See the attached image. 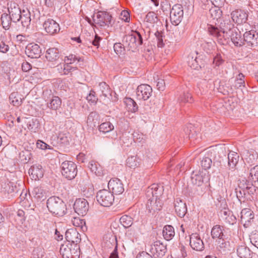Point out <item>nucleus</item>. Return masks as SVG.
<instances>
[{"label": "nucleus", "mask_w": 258, "mask_h": 258, "mask_svg": "<svg viewBox=\"0 0 258 258\" xmlns=\"http://www.w3.org/2000/svg\"><path fill=\"white\" fill-rule=\"evenodd\" d=\"M243 40L248 46L254 47L258 45V32L254 30L245 32Z\"/></svg>", "instance_id": "obj_14"}, {"label": "nucleus", "mask_w": 258, "mask_h": 258, "mask_svg": "<svg viewBox=\"0 0 258 258\" xmlns=\"http://www.w3.org/2000/svg\"><path fill=\"white\" fill-rule=\"evenodd\" d=\"M69 134L66 132H60L57 136V142L60 145H66L69 143Z\"/></svg>", "instance_id": "obj_41"}, {"label": "nucleus", "mask_w": 258, "mask_h": 258, "mask_svg": "<svg viewBox=\"0 0 258 258\" xmlns=\"http://www.w3.org/2000/svg\"><path fill=\"white\" fill-rule=\"evenodd\" d=\"M133 35L136 37V44L137 46H140L143 43V38L140 32L135 31L133 33Z\"/></svg>", "instance_id": "obj_60"}, {"label": "nucleus", "mask_w": 258, "mask_h": 258, "mask_svg": "<svg viewBox=\"0 0 258 258\" xmlns=\"http://www.w3.org/2000/svg\"><path fill=\"white\" fill-rule=\"evenodd\" d=\"M89 203L83 198L77 199L74 204V209L78 215L84 216L89 210Z\"/></svg>", "instance_id": "obj_11"}, {"label": "nucleus", "mask_w": 258, "mask_h": 258, "mask_svg": "<svg viewBox=\"0 0 258 258\" xmlns=\"http://www.w3.org/2000/svg\"><path fill=\"white\" fill-rule=\"evenodd\" d=\"M163 236L167 241L173 238L175 235L174 229L171 225H165L163 229Z\"/></svg>", "instance_id": "obj_33"}, {"label": "nucleus", "mask_w": 258, "mask_h": 258, "mask_svg": "<svg viewBox=\"0 0 258 258\" xmlns=\"http://www.w3.org/2000/svg\"><path fill=\"white\" fill-rule=\"evenodd\" d=\"M109 189L112 190V193L116 195H120L124 191V187L121 180L117 178L111 179L108 183Z\"/></svg>", "instance_id": "obj_15"}, {"label": "nucleus", "mask_w": 258, "mask_h": 258, "mask_svg": "<svg viewBox=\"0 0 258 258\" xmlns=\"http://www.w3.org/2000/svg\"><path fill=\"white\" fill-rule=\"evenodd\" d=\"M126 165L130 168L135 169L140 166L141 160L136 156L129 157L126 159Z\"/></svg>", "instance_id": "obj_34"}, {"label": "nucleus", "mask_w": 258, "mask_h": 258, "mask_svg": "<svg viewBox=\"0 0 258 258\" xmlns=\"http://www.w3.org/2000/svg\"><path fill=\"white\" fill-rule=\"evenodd\" d=\"M136 39L133 34L127 35L124 36L123 43L126 47L130 48H134L137 47L136 44Z\"/></svg>", "instance_id": "obj_37"}, {"label": "nucleus", "mask_w": 258, "mask_h": 258, "mask_svg": "<svg viewBox=\"0 0 258 258\" xmlns=\"http://www.w3.org/2000/svg\"><path fill=\"white\" fill-rule=\"evenodd\" d=\"M1 22L3 27L5 30H8L10 28L12 22H13L11 17L7 13H4L1 17Z\"/></svg>", "instance_id": "obj_39"}, {"label": "nucleus", "mask_w": 258, "mask_h": 258, "mask_svg": "<svg viewBox=\"0 0 258 258\" xmlns=\"http://www.w3.org/2000/svg\"><path fill=\"white\" fill-rule=\"evenodd\" d=\"M152 87L147 84H141L136 89L137 99L140 100H147L152 94Z\"/></svg>", "instance_id": "obj_9"}, {"label": "nucleus", "mask_w": 258, "mask_h": 258, "mask_svg": "<svg viewBox=\"0 0 258 258\" xmlns=\"http://www.w3.org/2000/svg\"><path fill=\"white\" fill-rule=\"evenodd\" d=\"M223 27L220 29L213 26H210L208 32L217 42L222 45L227 44L230 40L236 46H241L243 44L240 32L235 27L229 20L224 21Z\"/></svg>", "instance_id": "obj_1"}, {"label": "nucleus", "mask_w": 258, "mask_h": 258, "mask_svg": "<svg viewBox=\"0 0 258 258\" xmlns=\"http://www.w3.org/2000/svg\"><path fill=\"white\" fill-rule=\"evenodd\" d=\"M183 16V10L182 6L179 4L174 5L170 13L171 23L175 26L178 25L181 22Z\"/></svg>", "instance_id": "obj_8"}, {"label": "nucleus", "mask_w": 258, "mask_h": 258, "mask_svg": "<svg viewBox=\"0 0 258 258\" xmlns=\"http://www.w3.org/2000/svg\"><path fill=\"white\" fill-rule=\"evenodd\" d=\"M163 192V186L156 184H153L147 189L146 196L149 198H160L162 196Z\"/></svg>", "instance_id": "obj_20"}, {"label": "nucleus", "mask_w": 258, "mask_h": 258, "mask_svg": "<svg viewBox=\"0 0 258 258\" xmlns=\"http://www.w3.org/2000/svg\"><path fill=\"white\" fill-rule=\"evenodd\" d=\"M147 207L150 212L152 211H156L161 209L163 203L160 198H150L148 200Z\"/></svg>", "instance_id": "obj_24"}, {"label": "nucleus", "mask_w": 258, "mask_h": 258, "mask_svg": "<svg viewBox=\"0 0 258 258\" xmlns=\"http://www.w3.org/2000/svg\"><path fill=\"white\" fill-rule=\"evenodd\" d=\"M224 60L223 59L221 55L217 53L213 58V64L216 67H219L223 63Z\"/></svg>", "instance_id": "obj_57"}, {"label": "nucleus", "mask_w": 258, "mask_h": 258, "mask_svg": "<svg viewBox=\"0 0 258 258\" xmlns=\"http://www.w3.org/2000/svg\"><path fill=\"white\" fill-rule=\"evenodd\" d=\"M43 26L46 32L50 35L56 34L60 30L59 24L51 19H48L45 21Z\"/></svg>", "instance_id": "obj_18"}, {"label": "nucleus", "mask_w": 258, "mask_h": 258, "mask_svg": "<svg viewBox=\"0 0 258 258\" xmlns=\"http://www.w3.org/2000/svg\"><path fill=\"white\" fill-rule=\"evenodd\" d=\"M211 17L213 19L218 20L222 16V11L219 7H215L211 9L209 11Z\"/></svg>", "instance_id": "obj_50"}, {"label": "nucleus", "mask_w": 258, "mask_h": 258, "mask_svg": "<svg viewBox=\"0 0 258 258\" xmlns=\"http://www.w3.org/2000/svg\"><path fill=\"white\" fill-rule=\"evenodd\" d=\"M36 146L38 148L42 150H45L47 149H51V148L49 145L41 140H38L37 141Z\"/></svg>", "instance_id": "obj_61"}, {"label": "nucleus", "mask_w": 258, "mask_h": 258, "mask_svg": "<svg viewBox=\"0 0 258 258\" xmlns=\"http://www.w3.org/2000/svg\"><path fill=\"white\" fill-rule=\"evenodd\" d=\"M174 209L176 213L180 217H183L187 212L185 203L180 198H176L174 201Z\"/></svg>", "instance_id": "obj_21"}, {"label": "nucleus", "mask_w": 258, "mask_h": 258, "mask_svg": "<svg viewBox=\"0 0 258 258\" xmlns=\"http://www.w3.org/2000/svg\"><path fill=\"white\" fill-rule=\"evenodd\" d=\"M22 26L24 28H27L31 22L30 12L27 9L23 10L20 19Z\"/></svg>", "instance_id": "obj_30"}, {"label": "nucleus", "mask_w": 258, "mask_h": 258, "mask_svg": "<svg viewBox=\"0 0 258 258\" xmlns=\"http://www.w3.org/2000/svg\"><path fill=\"white\" fill-rule=\"evenodd\" d=\"M240 218L241 223H243L244 225H245L249 223L251 220L253 218V215L249 209H244L241 212Z\"/></svg>", "instance_id": "obj_26"}, {"label": "nucleus", "mask_w": 258, "mask_h": 258, "mask_svg": "<svg viewBox=\"0 0 258 258\" xmlns=\"http://www.w3.org/2000/svg\"><path fill=\"white\" fill-rule=\"evenodd\" d=\"M244 159L248 163H252L258 158L257 153L253 150L246 151L243 154Z\"/></svg>", "instance_id": "obj_35"}, {"label": "nucleus", "mask_w": 258, "mask_h": 258, "mask_svg": "<svg viewBox=\"0 0 258 258\" xmlns=\"http://www.w3.org/2000/svg\"><path fill=\"white\" fill-rule=\"evenodd\" d=\"M175 258H185L187 256L185 247L181 244L178 248V249L173 251L171 254Z\"/></svg>", "instance_id": "obj_40"}, {"label": "nucleus", "mask_w": 258, "mask_h": 258, "mask_svg": "<svg viewBox=\"0 0 258 258\" xmlns=\"http://www.w3.org/2000/svg\"><path fill=\"white\" fill-rule=\"evenodd\" d=\"M77 60L80 61V58H78L75 55L70 54L65 57L64 61L65 63L70 65V64L74 63Z\"/></svg>", "instance_id": "obj_56"}, {"label": "nucleus", "mask_w": 258, "mask_h": 258, "mask_svg": "<svg viewBox=\"0 0 258 258\" xmlns=\"http://www.w3.org/2000/svg\"><path fill=\"white\" fill-rule=\"evenodd\" d=\"M188 66L193 69H197L199 67V64L197 60V57H194L192 55H189L188 57Z\"/></svg>", "instance_id": "obj_52"}, {"label": "nucleus", "mask_w": 258, "mask_h": 258, "mask_svg": "<svg viewBox=\"0 0 258 258\" xmlns=\"http://www.w3.org/2000/svg\"><path fill=\"white\" fill-rule=\"evenodd\" d=\"M212 161L211 158L206 156L203 157L201 161V165L202 167L205 170L210 168L212 165Z\"/></svg>", "instance_id": "obj_48"}, {"label": "nucleus", "mask_w": 258, "mask_h": 258, "mask_svg": "<svg viewBox=\"0 0 258 258\" xmlns=\"http://www.w3.org/2000/svg\"><path fill=\"white\" fill-rule=\"evenodd\" d=\"M45 57L49 61H55L59 58V52L56 48H50L46 52Z\"/></svg>", "instance_id": "obj_27"}, {"label": "nucleus", "mask_w": 258, "mask_h": 258, "mask_svg": "<svg viewBox=\"0 0 258 258\" xmlns=\"http://www.w3.org/2000/svg\"><path fill=\"white\" fill-rule=\"evenodd\" d=\"M250 178L254 182L258 181V165H256L250 170Z\"/></svg>", "instance_id": "obj_53"}, {"label": "nucleus", "mask_w": 258, "mask_h": 258, "mask_svg": "<svg viewBox=\"0 0 258 258\" xmlns=\"http://www.w3.org/2000/svg\"><path fill=\"white\" fill-rule=\"evenodd\" d=\"M62 175L66 178L71 180L77 175V166L73 162L65 161L61 165Z\"/></svg>", "instance_id": "obj_6"}, {"label": "nucleus", "mask_w": 258, "mask_h": 258, "mask_svg": "<svg viewBox=\"0 0 258 258\" xmlns=\"http://www.w3.org/2000/svg\"><path fill=\"white\" fill-rule=\"evenodd\" d=\"M132 143V139L126 134H123L120 138V144L125 147L130 146Z\"/></svg>", "instance_id": "obj_49"}, {"label": "nucleus", "mask_w": 258, "mask_h": 258, "mask_svg": "<svg viewBox=\"0 0 258 258\" xmlns=\"http://www.w3.org/2000/svg\"><path fill=\"white\" fill-rule=\"evenodd\" d=\"M79 245H74L70 243H66L61 244L59 252L63 258H79Z\"/></svg>", "instance_id": "obj_4"}, {"label": "nucleus", "mask_w": 258, "mask_h": 258, "mask_svg": "<svg viewBox=\"0 0 258 258\" xmlns=\"http://www.w3.org/2000/svg\"><path fill=\"white\" fill-rule=\"evenodd\" d=\"M47 207L52 214L62 216L66 212V205L63 201L57 197H51L47 201Z\"/></svg>", "instance_id": "obj_2"}, {"label": "nucleus", "mask_w": 258, "mask_h": 258, "mask_svg": "<svg viewBox=\"0 0 258 258\" xmlns=\"http://www.w3.org/2000/svg\"><path fill=\"white\" fill-rule=\"evenodd\" d=\"M120 222L125 228H128L133 223V218L127 215H123L120 218Z\"/></svg>", "instance_id": "obj_44"}, {"label": "nucleus", "mask_w": 258, "mask_h": 258, "mask_svg": "<svg viewBox=\"0 0 258 258\" xmlns=\"http://www.w3.org/2000/svg\"><path fill=\"white\" fill-rule=\"evenodd\" d=\"M96 198L100 205L106 207L111 206L114 201L113 194L107 189L99 190L97 194Z\"/></svg>", "instance_id": "obj_5"}, {"label": "nucleus", "mask_w": 258, "mask_h": 258, "mask_svg": "<svg viewBox=\"0 0 258 258\" xmlns=\"http://www.w3.org/2000/svg\"><path fill=\"white\" fill-rule=\"evenodd\" d=\"M25 53L29 57L38 58L40 56L41 49L37 44L30 43L26 46Z\"/></svg>", "instance_id": "obj_19"}, {"label": "nucleus", "mask_w": 258, "mask_h": 258, "mask_svg": "<svg viewBox=\"0 0 258 258\" xmlns=\"http://www.w3.org/2000/svg\"><path fill=\"white\" fill-rule=\"evenodd\" d=\"M191 180L194 184L200 186L203 182L202 176L201 175L195 174L191 177Z\"/></svg>", "instance_id": "obj_59"}, {"label": "nucleus", "mask_w": 258, "mask_h": 258, "mask_svg": "<svg viewBox=\"0 0 258 258\" xmlns=\"http://www.w3.org/2000/svg\"><path fill=\"white\" fill-rule=\"evenodd\" d=\"M149 251L155 258H161L166 252V247L160 241H157L152 245H149Z\"/></svg>", "instance_id": "obj_10"}, {"label": "nucleus", "mask_w": 258, "mask_h": 258, "mask_svg": "<svg viewBox=\"0 0 258 258\" xmlns=\"http://www.w3.org/2000/svg\"><path fill=\"white\" fill-rule=\"evenodd\" d=\"M220 214L221 218L225 223L233 225L236 222V218L232 212L228 209H224L220 211Z\"/></svg>", "instance_id": "obj_22"}, {"label": "nucleus", "mask_w": 258, "mask_h": 258, "mask_svg": "<svg viewBox=\"0 0 258 258\" xmlns=\"http://www.w3.org/2000/svg\"><path fill=\"white\" fill-rule=\"evenodd\" d=\"M157 19V17L156 16L154 12H151L148 13L145 18V21L147 22H150L151 23H153L155 22L156 20Z\"/></svg>", "instance_id": "obj_58"}, {"label": "nucleus", "mask_w": 258, "mask_h": 258, "mask_svg": "<svg viewBox=\"0 0 258 258\" xmlns=\"http://www.w3.org/2000/svg\"><path fill=\"white\" fill-rule=\"evenodd\" d=\"M133 136L134 142L137 143H144L147 139L146 135L139 132H135Z\"/></svg>", "instance_id": "obj_47"}, {"label": "nucleus", "mask_w": 258, "mask_h": 258, "mask_svg": "<svg viewBox=\"0 0 258 258\" xmlns=\"http://www.w3.org/2000/svg\"><path fill=\"white\" fill-rule=\"evenodd\" d=\"M63 66L62 69L63 72L62 73V75H67L69 74L71 75L72 72L77 70L76 67H73L65 62L63 63Z\"/></svg>", "instance_id": "obj_55"}, {"label": "nucleus", "mask_w": 258, "mask_h": 258, "mask_svg": "<svg viewBox=\"0 0 258 258\" xmlns=\"http://www.w3.org/2000/svg\"><path fill=\"white\" fill-rule=\"evenodd\" d=\"M50 95H52L49 102L47 103V106L50 109L56 110L60 108L61 105V100L58 96H53L50 93Z\"/></svg>", "instance_id": "obj_25"}, {"label": "nucleus", "mask_w": 258, "mask_h": 258, "mask_svg": "<svg viewBox=\"0 0 258 258\" xmlns=\"http://www.w3.org/2000/svg\"><path fill=\"white\" fill-rule=\"evenodd\" d=\"M3 188L5 191L8 194L17 192L18 190L16 184L14 182L11 181H8L7 183H5L3 185Z\"/></svg>", "instance_id": "obj_45"}, {"label": "nucleus", "mask_w": 258, "mask_h": 258, "mask_svg": "<svg viewBox=\"0 0 258 258\" xmlns=\"http://www.w3.org/2000/svg\"><path fill=\"white\" fill-rule=\"evenodd\" d=\"M189 244L192 249L201 251L204 249V244L200 235L197 233H193L190 236Z\"/></svg>", "instance_id": "obj_16"}, {"label": "nucleus", "mask_w": 258, "mask_h": 258, "mask_svg": "<svg viewBox=\"0 0 258 258\" xmlns=\"http://www.w3.org/2000/svg\"><path fill=\"white\" fill-rule=\"evenodd\" d=\"M86 99L89 103L96 104L98 99L96 92L94 90H91L87 95Z\"/></svg>", "instance_id": "obj_51"}, {"label": "nucleus", "mask_w": 258, "mask_h": 258, "mask_svg": "<svg viewBox=\"0 0 258 258\" xmlns=\"http://www.w3.org/2000/svg\"><path fill=\"white\" fill-rule=\"evenodd\" d=\"M237 253L240 258H250V250L244 245H240L238 247Z\"/></svg>", "instance_id": "obj_38"}, {"label": "nucleus", "mask_w": 258, "mask_h": 258, "mask_svg": "<svg viewBox=\"0 0 258 258\" xmlns=\"http://www.w3.org/2000/svg\"><path fill=\"white\" fill-rule=\"evenodd\" d=\"M212 238L216 239L219 247L225 250L229 246V242L226 241V235L225 234L224 227L216 225L213 226L211 232Z\"/></svg>", "instance_id": "obj_3"}, {"label": "nucleus", "mask_w": 258, "mask_h": 258, "mask_svg": "<svg viewBox=\"0 0 258 258\" xmlns=\"http://www.w3.org/2000/svg\"><path fill=\"white\" fill-rule=\"evenodd\" d=\"M34 192L37 198L42 199L45 197L42 189L40 188H35L34 189Z\"/></svg>", "instance_id": "obj_64"}, {"label": "nucleus", "mask_w": 258, "mask_h": 258, "mask_svg": "<svg viewBox=\"0 0 258 258\" xmlns=\"http://www.w3.org/2000/svg\"><path fill=\"white\" fill-rule=\"evenodd\" d=\"M99 90L101 94L100 95L101 98L103 99L110 98L111 96V90L109 86L105 82L100 83L99 84Z\"/></svg>", "instance_id": "obj_29"}, {"label": "nucleus", "mask_w": 258, "mask_h": 258, "mask_svg": "<svg viewBox=\"0 0 258 258\" xmlns=\"http://www.w3.org/2000/svg\"><path fill=\"white\" fill-rule=\"evenodd\" d=\"M155 37L156 38V40H157V46L158 47H163L165 44L164 43V41H163V33L161 32H159V31H157L155 33Z\"/></svg>", "instance_id": "obj_54"}, {"label": "nucleus", "mask_w": 258, "mask_h": 258, "mask_svg": "<svg viewBox=\"0 0 258 258\" xmlns=\"http://www.w3.org/2000/svg\"><path fill=\"white\" fill-rule=\"evenodd\" d=\"M111 16L104 12H99L93 16V21L95 24V27H105L110 24Z\"/></svg>", "instance_id": "obj_7"}, {"label": "nucleus", "mask_w": 258, "mask_h": 258, "mask_svg": "<svg viewBox=\"0 0 258 258\" xmlns=\"http://www.w3.org/2000/svg\"><path fill=\"white\" fill-rule=\"evenodd\" d=\"M114 129L113 125L109 121L101 123L99 127V131L103 133H108Z\"/></svg>", "instance_id": "obj_46"}, {"label": "nucleus", "mask_w": 258, "mask_h": 258, "mask_svg": "<svg viewBox=\"0 0 258 258\" xmlns=\"http://www.w3.org/2000/svg\"><path fill=\"white\" fill-rule=\"evenodd\" d=\"M98 118L99 114L96 112H90L87 120V125L92 128L95 127L96 124L98 123Z\"/></svg>", "instance_id": "obj_36"}, {"label": "nucleus", "mask_w": 258, "mask_h": 258, "mask_svg": "<svg viewBox=\"0 0 258 258\" xmlns=\"http://www.w3.org/2000/svg\"><path fill=\"white\" fill-rule=\"evenodd\" d=\"M231 18L234 22L237 24L246 23L247 20L248 14L242 10H236L231 13Z\"/></svg>", "instance_id": "obj_17"}, {"label": "nucleus", "mask_w": 258, "mask_h": 258, "mask_svg": "<svg viewBox=\"0 0 258 258\" xmlns=\"http://www.w3.org/2000/svg\"><path fill=\"white\" fill-rule=\"evenodd\" d=\"M65 237L68 241L74 245H79L81 242V235L75 228L68 229L66 232Z\"/></svg>", "instance_id": "obj_13"}, {"label": "nucleus", "mask_w": 258, "mask_h": 258, "mask_svg": "<svg viewBox=\"0 0 258 258\" xmlns=\"http://www.w3.org/2000/svg\"><path fill=\"white\" fill-rule=\"evenodd\" d=\"M239 155L238 153L230 151L228 155V165L230 169H233L236 166L239 161Z\"/></svg>", "instance_id": "obj_32"}, {"label": "nucleus", "mask_w": 258, "mask_h": 258, "mask_svg": "<svg viewBox=\"0 0 258 258\" xmlns=\"http://www.w3.org/2000/svg\"><path fill=\"white\" fill-rule=\"evenodd\" d=\"M120 18L125 22H128L130 20V13L127 11H122L120 15Z\"/></svg>", "instance_id": "obj_62"}, {"label": "nucleus", "mask_w": 258, "mask_h": 258, "mask_svg": "<svg viewBox=\"0 0 258 258\" xmlns=\"http://www.w3.org/2000/svg\"><path fill=\"white\" fill-rule=\"evenodd\" d=\"M10 103L15 106H19L22 103V100L17 93L13 92L9 97Z\"/></svg>", "instance_id": "obj_42"}, {"label": "nucleus", "mask_w": 258, "mask_h": 258, "mask_svg": "<svg viewBox=\"0 0 258 258\" xmlns=\"http://www.w3.org/2000/svg\"><path fill=\"white\" fill-rule=\"evenodd\" d=\"M72 222L74 226L80 228L82 231L87 229L86 222L84 219H82L79 217H75L72 219Z\"/></svg>", "instance_id": "obj_43"}, {"label": "nucleus", "mask_w": 258, "mask_h": 258, "mask_svg": "<svg viewBox=\"0 0 258 258\" xmlns=\"http://www.w3.org/2000/svg\"><path fill=\"white\" fill-rule=\"evenodd\" d=\"M88 167L92 173L98 176H101L103 175L102 167L97 162L91 161L88 164Z\"/></svg>", "instance_id": "obj_28"}, {"label": "nucleus", "mask_w": 258, "mask_h": 258, "mask_svg": "<svg viewBox=\"0 0 258 258\" xmlns=\"http://www.w3.org/2000/svg\"><path fill=\"white\" fill-rule=\"evenodd\" d=\"M177 100L180 104H184L186 103H192L194 102L191 94L188 91H184L180 94Z\"/></svg>", "instance_id": "obj_31"}, {"label": "nucleus", "mask_w": 258, "mask_h": 258, "mask_svg": "<svg viewBox=\"0 0 258 258\" xmlns=\"http://www.w3.org/2000/svg\"><path fill=\"white\" fill-rule=\"evenodd\" d=\"M8 10L13 22L16 23L19 22L22 11H21L19 5L16 3L11 2L10 4H8Z\"/></svg>", "instance_id": "obj_12"}, {"label": "nucleus", "mask_w": 258, "mask_h": 258, "mask_svg": "<svg viewBox=\"0 0 258 258\" xmlns=\"http://www.w3.org/2000/svg\"><path fill=\"white\" fill-rule=\"evenodd\" d=\"M29 174L32 179L39 180L42 178L44 174V170L40 164H35L32 166L29 170Z\"/></svg>", "instance_id": "obj_23"}, {"label": "nucleus", "mask_w": 258, "mask_h": 258, "mask_svg": "<svg viewBox=\"0 0 258 258\" xmlns=\"http://www.w3.org/2000/svg\"><path fill=\"white\" fill-rule=\"evenodd\" d=\"M157 89L160 91H163L165 89V83L164 80L158 79L157 82Z\"/></svg>", "instance_id": "obj_63"}]
</instances>
